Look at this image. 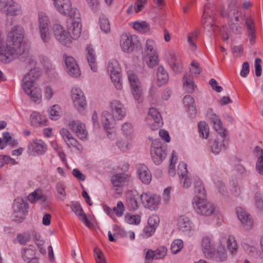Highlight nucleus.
I'll list each match as a JSON object with an SVG mask.
<instances>
[{
	"label": "nucleus",
	"instance_id": "obj_47",
	"mask_svg": "<svg viewBox=\"0 0 263 263\" xmlns=\"http://www.w3.org/2000/svg\"><path fill=\"white\" fill-rule=\"evenodd\" d=\"M183 88L189 92L194 91L195 85L191 78L190 75L185 74L183 78Z\"/></svg>",
	"mask_w": 263,
	"mask_h": 263
},
{
	"label": "nucleus",
	"instance_id": "obj_24",
	"mask_svg": "<svg viewBox=\"0 0 263 263\" xmlns=\"http://www.w3.org/2000/svg\"><path fill=\"white\" fill-rule=\"evenodd\" d=\"M120 46L124 52H132L135 48L133 36L130 33L122 34L120 39Z\"/></svg>",
	"mask_w": 263,
	"mask_h": 263
},
{
	"label": "nucleus",
	"instance_id": "obj_44",
	"mask_svg": "<svg viewBox=\"0 0 263 263\" xmlns=\"http://www.w3.org/2000/svg\"><path fill=\"white\" fill-rule=\"evenodd\" d=\"M143 58L147 65L150 68H153L159 63L158 53L143 54Z\"/></svg>",
	"mask_w": 263,
	"mask_h": 263
},
{
	"label": "nucleus",
	"instance_id": "obj_52",
	"mask_svg": "<svg viewBox=\"0 0 263 263\" xmlns=\"http://www.w3.org/2000/svg\"><path fill=\"white\" fill-rule=\"evenodd\" d=\"M113 230L115 233H118L121 235L122 237H125L129 238L130 240H134L135 238V234L133 231H125L123 229H120L117 225L113 226Z\"/></svg>",
	"mask_w": 263,
	"mask_h": 263
},
{
	"label": "nucleus",
	"instance_id": "obj_25",
	"mask_svg": "<svg viewBox=\"0 0 263 263\" xmlns=\"http://www.w3.org/2000/svg\"><path fill=\"white\" fill-rule=\"evenodd\" d=\"M211 14V12L205 7L204 9L201 23L207 31H213L215 32L218 28L217 26L214 25V18Z\"/></svg>",
	"mask_w": 263,
	"mask_h": 263
},
{
	"label": "nucleus",
	"instance_id": "obj_27",
	"mask_svg": "<svg viewBox=\"0 0 263 263\" xmlns=\"http://www.w3.org/2000/svg\"><path fill=\"white\" fill-rule=\"evenodd\" d=\"M72 211L77 216L78 219L86 227L90 226V222L86 214L84 212L80 204L77 202H72L70 204Z\"/></svg>",
	"mask_w": 263,
	"mask_h": 263
},
{
	"label": "nucleus",
	"instance_id": "obj_62",
	"mask_svg": "<svg viewBox=\"0 0 263 263\" xmlns=\"http://www.w3.org/2000/svg\"><path fill=\"white\" fill-rule=\"evenodd\" d=\"M121 130L124 135L130 136L134 133L133 125L130 122H125L121 126Z\"/></svg>",
	"mask_w": 263,
	"mask_h": 263
},
{
	"label": "nucleus",
	"instance_id": "obj_46",
	"mask_svg": "<svg viewBox=\"0 0 263 263\" xmlns=\"http://www.w3.org/2000/svg\"><path fill=\"white\" fill-rule=\"evenodd\" d=\"M37 18L39 29L50 27V21L49 17L45 13L43 12H39Z\"/></svg>",
	"mask_w": 263,
	"mask_h": 263
},
{
	"label": "nucleus",
	"instance_id": "obj_43",
	"mask_svg": "<svg viewBox=\"0 0 263 263\" xmlns=\"http://www.w3.org/2000/svg\"><path fill=\"white\" fill-rule=\"evenodd\" d=\"M49 118L52 120H57L61 116L62 110L61 107L58 104L50 106L47 110Z\"/></svg>",
	"mask_w": 263,
	"mask_h": 263
},
{
	"label": "nucleus",
	"instance_id": "obj_54",
	"mask_svg": "<svg viewBox=\"0 0 263 263\" xmlns=\"http://www.w3.org/2000/svg\"><path fill=\"white\" fill-rule=\"evenodd\" d=\"M42 41L44 43H48L51 38V33L49 27L39 29Z\"/></svg>",
	"mask_w": 263,
	"mask_h": 263
},
{
	"label": "nucleus",
	"instance_id": "obj_8",
	"mask_svg": "<svg viewBox=\"0 0 263 263\" xmlns=\"http://www.w3.org/2000/svg\"><path fill=\"white\" fill-rule=\"evenodd\" d=\"M107 71L116 89H122L121 67L118 61L115 59L110 60L107 64Z\"/></svg>",
	"mask_w": 263,
	"mask_h": 263
},
{
	"label": "nucleus",
	"instance_id": "obj_38",
	"mask_svg": "<svg viewBox=\"0 0 263 263\" xmlns=\"http://www.w3.org/2000/svg\"><path fill=\"white\" fill-rule=\"evenodd\" d=\"M111 182L115 187H119L123 186L128 181V176L125 174H117L112 176Z\"/></svg>",
	"mask_w": 263,
	"mask_h": 263
},
{
	"label": "nucleus",
	"instance_id": "obj_30",
	"mask_svg": "<svg viewBox=\"0 0 263 263\" xmlns=\"http://www.w3.org/2000/svg\"><path fill=\"white\" fill-rule=\"evenodd\" d=\"M86 58L91 69L93 72L97 71L98 68L96 64V56L95 51L91 45H87L86 47Z\"/></svg>",
	"mask_w": 263,
	"mask_h": 263
},
{
	"label": "nucleus",
	"instance_id": "obj_2",
	"mask_svg": "<svg viewBox=\"0 0 263 263\" xmlns=\"http://www.w3.org/2000/svg\"><path fill=\"white\" fill-rule=\"evenodd\" d=\"M109 108L110 112L104 111L101 116L102 123L108 135L115 133V122L122 120L126 116V109L119 100L111 101Z\"/></svg>",
	"mask_w": 263,
	"mask_h": 263
},
{
	"label": "nucleus",
	"instance_id": "obj_31",
	"mask_svg": "<svg viewBox=\"0 0 263 263\" xmlns=\"http://www.w3.org/2000/svg\"><path fill=\"white\" fill-rule=\"evenodd\" d=\"M177 224L179 229L183 232H190L193 230V223L186 216H180L177 219Z\"/></svg>",
	"mask_w": 263,
	"mask_h": 263
},
{
	"label": "nucleus",
	"instance_id": "obj_50",
	"mask_svg": "<svg viewBox=\"0 0 263 263\" xmlns=\"http://www.w3.org/2000/svg\"><path fill=\"white\" fill-rule=\"evenodd\" d=\"M65 189L66 184L64 181H61L57 183L56 190L58 193V197L62 201H64L66 197Z\"/></svg>",
	"mask_w": 263,
	"mask_h": 263
},
{
	"label": "nucleus",
	"instance_id": "obj_51",
	"mask_svg": "<svg viewBox=\"0 0 263 263\" xmlns=\"http://www.w3.org/2000/svg\"><path fill=\"white\" fill-rule=\"evenodd\" d=\"M198 34V31L195 30L190 32L187 36V42L190 49L194 51L196 49L195 41L197 39Z\"/></svg>",
	"mask_w": 263,
	"mask_h": 263
},
{
	"label": "nucleus",
	"instance_id": "obj_57",
	"mask_svg": "<svg viewBox=\"0 0 263 263\" xmlns=\"http://www.w3.org/2000/svg\"><path fill=\"white\" fill-rule=\"evenodd\" d=\"M198 130L200 135L205 139L208 138L209 134V127L204 121H201L198 124Z\"/></svg>",
	"mask_w": 263,
	"mask_h": 263
},
{
	"label": "nucleus",
	"instance_id": "obj_60",
	"mask_svg": "<svg viewBox=\"0 0 263 263\" xmlns=\"http://www.w3.org/2000/svg\"><path fill=\"white\" fill-rule=\"evenodd\" d=\"M94 256L97 263H106L103 252L98 248L93 250Z\"/></svg>",
	"mask_w": 263,
	"mask_h": 263
},
{
	"label": "nucleus",
	"instance_id": "obj_12",
	"mask_svg": "<svg viewBox=\"0 0 263 263\" xmlns=\"http://www.w3.org/2000/svg\"><path fill=\"white\" fill-rule=\"evenodd\" d=\"M196 199L192 202L193 208L197 214L203 216H209L214 213L215 210V205L205 199L198 200Z\"/></svg>",
	"mask_w": 263,
	"mask_h": 263
},
{
	"label": "nucleus",
	"instance_id": "obj_32",
	"mask_svg": "<svg viewBox=\"0 0 263 263\" xmlns=\"http://www.w3.org/2000/svg\"><path fill=\"white\" fill-rule=\"evenodd\" d=\"M30 122L34 126H41L47 125V118L37 111L33 112L30 115Z\"/></svg>",
	"mask_w": 263,
	"mask_h": 263
},
{
	"label": "nucleus",
	"instance_id": "obj_40",
	"mask_svg": "<svg viewBox=\"0 0 263 263\" xmlns=\"http://www.w3.org/2000/svg\"><path fill=\"white\" fill-rule=\"evenodd\" d=\"M246 24L249 33L250 42L251 44H253L255 41V26L254 22L251 17H247L246 20Z\"/></svg>",
	"mask_w": 263,
	"mask_h": 263
},
{
	"label": "nucleus",
	"instance_id": "obj_9",
	"mask_svg": "<svg viewBox=\"0 0 263 263\" xmlns=\"http://www.w3.org/2000/svg\"><path fill=\"white\" fill-rule=\"evenodd\" d=\"M71 99L76 109L79 113L84 114L87 107V102L83 91L78 87H73L71 90Z\"/></svg>",
	"mask_w": 263,
	"mask_h": 263
},
{
	"label": "nucleus",
	"instance_id": "obj_17",
	"mask_svg": "<svg viewBox=\"0 0 263 263\" xmlns=\"http://www.w3.org/2000/svg\"><path fill=\"white\" fill-rule=\"evenodd\" d=\"M69 129L81 140H85L88 132L84 123L80 120H72L69 122Z\"/></svg>",
	"mask_w": 263,
	"mask_h": 263
},
{
	"label": "nucleus",
	"instance_id": "obj_19",
	"mask_svg": "<svg viewBox=\"0 0 263 263\" xmlns=\"http://www.w3.org/2000/svg\"><path fill=\"white\" fill-rule=\"evenodd\" d=\"M46 151L47 145L41 140H32L28 143V153L29 155H42Z\"/></svg>",
	"mask_w": 263,
	"mask_h": 263
},
{
	"label": "nucleus",
	"instance_id": "obj_6",
	"mask_svg": "<svg viewBox=\"0 0 263 263\" xmlns=\"http://www.w3.org/2000/svg\"><path fill=\"white\" fill-rule=\"evenodd\" d=\"M221 15L223 17H228L229 25L234 32L235 33L241 32L242 28L238 24V22L241 18V13L239 11L237 6L231 4H230L228 12L222 11Z\"/></svg>",
	"mask_w": 263,
	"mask_h": 263
},
{
	"label": "nucleus",
	"instance_id": "obj_36",
	"mask_svg": "<svg viewBox=\"0 0 263 263\" xmlns=\"http://www.w3.org/2000/svg\"><path fill=\"white\" fill-rule=\"evenodd\" d=\"M227 141L225 137L221 139H217L211 142L210 150L213 154L217 155L222 149L225 148Z\"/></svg>",
	"mask_w": 263,
	"mask_h": 263
},
{
	"label": "nucleus",
	"instance_id": "obj_16",
	"mask_svg": "<svg viewBox=\"0 0 263 263\" xmlns=\"http://www.w3.org/2000/svg\"><path fill=\"white\" fill-rule=\"evenodd\" d=\"M60 134L64 142L69 148L81 151L83 147L81 143L74 138L66 128H63L60 130Z\"/></svg>",
	"mask_w": 263,
	"mask_h": 263
},
{
	"label": "nucleus",
	"instance_id": "obj_61",
	"mask_svg": "<svg viewBox=\"0 0 263 263\" xmlns=\"http://www.w3.org/2000/svg\"><path fill=\"white\" fill-rule=\"evenodd\" d=\"M43 93L45 99L49 101L53 98L55 93V90L51 86L47 85L43 89Z\"/></svg>",
	"mask_w": 263,
	"mask_h": 263
},
{
	"label": "nucleus",
	"instance_id": "obj_14",
	"mask_svg": "<svg viewBox=\"0 0 263 263\" xmlns=\"http://www.w3.org/2000/svg\"><path fill=\"white\" fill-rule=\"evenodd\" d=\"M21 6L14 0H0V11L9 15H16L21 12Z\"/></svg>",
	"mask_w": 263,
	"mask_h": 263
},
{
	"label": "nucleus",
	"instance_id": "obj_34",
	"mask_svg": "<svg viewBox=\"0 0 263 263\" xmlns=\"http://www.w3.org/2000/svg\"><path fill=\"white\" fill-rule=\"evenodd\" d=\"M168 81V74L164 67L159 66L157 70V84L161 86L165 84Z\"/></svg>",
	"mask_w": 263,
	"mask_h": 263
},
{
	"label": "nucleus",
	"instance_id": "obj_55",
	"mask_svg": "<svg viewBox=\"0 0 263 263\" xmlns=\"http://www.w3.org/2000/svg\"><path fill=\"white\" fill-rule=\"evenodd\" d=\"M213 181L217 188L219 192L224 197H227L228 196V192L226 187L225 185L222 181L217 178H213Z\"/></svg>",
	"mask_w": 263,
	"mask_h": 263
},
{
	"label": "nucleus",
	"instance_id": "obj_28",
	"mask_svg": "<svg viewBox=\"0 0 263 263\" xmlns=\"http://www.w3.org/2000/svg\"><path fill=\"white\" fill-rule=\"evenodd\" d=\"M159 217L157 215H152L149 217L147 226L144 228V230L147 237L151 236L154 233L157 227L159 225Z\"/></svg>",
	"mask_w": 263,
	"mask_h": 263
},
{
	"label": "nucleus",
	"instance_id": "obj_56",
	"mask_svg": "<svg viewBox=\"0 0 263 263\" xmlns=\"http://www.w3.org/2000/svg\"><path fill=\"white\" fill-rule=\"evenodd\" d=\"M39 60L47 72L55 69V66L47 57L40 55L39 57Z\"/></svg>",
	"mask_w": 263,
	"mask_h": 263
},
{
	"label": "nucleus",
	"instance_id": "obj_42",
	"mask_svg": "<svg viewBox=\"0 0 263 263\" xmlns=\"http://www.w3.org/2000/svg\"><path fill=\"white\" fill-rule=\"evenodd\" d=\"M183 102L186 107V111L191 115H195L196 113V109L193 98L190 95L185 96L184 97Z\"/></svg>",
	"mask_w": 263,
	"mask_h": 263
},
{
	"label": "nucleus",
	"instance_id": "obj_1",
	"mask_svg": "<svg viewBox=\"0 0 263 263\" xmlns=\"http://www.w3.org/2000/svg\"><path fill=\"white\" fill-rule=\"evenodd\" d=\"M24 34V29L21 26H14L11 28L6 43L0 46V60L2 62L9 63L21 54Z\"/></svg>",
	"mask_w": 263,
	"mask_h": 263
},
{
	"label": "nucleus",
	"instance_id": "obj_48",
	"mask_svg": "<svg viewBox=\"0 0 263 263\" xmlns=\"http://www.w3.org/2000/svg\"><path fill=\"white\" fill-rule=\"evenodd\" d=\"M178 160L176 153L173 151L170 158V164L168 166V173L170 176L173 177L176 174L175 164Z\"/></svg>",
	"mask_w": 263,
	"mask_h": 263
},
{
	"label": "nucleus",
	"instance_id": "obj_7",
	"mask_svg": "<svg viewBox=\"0 0 263 263\" xmlns=\"http://www.w3.org/2000/svg\"><path fill=\"white\" fill-rule=\"evenodd\" d=\"M233 254L237 250V244L235 238L232 236H229L228 238L222 237L219 241V245L217 247V255L220 260L223 261L227 258V249Z\"/></svg>",
	"mask_w": 263,
	"mask_h": 263
},
{
	"label": "nucleus",
	"instance_id": "obj_37",
	"mask_svg": "<svg viewBox=\"0 0 263 263\" xmlns=\"http://www.w3.org/2000/svg\"><path fill=\"white\" fill-rule=\"evenodd\" d=\"M158 53L156 42L152 39L146 40L144 45V51L143 54Z\"/></svg>",
	"mask_w": 263,
	"mask_h": 263
},
{
	"label": "nucleus",
	"instance_id": "obj_49",
	"mask_svg": "<svg viewBox=\"0 0 263 263\" xmlns=\"http://www.w3.org/2000/svg\"><path fill=\"white\" fill-rule=\"evenodd\" d=\"M7 144L14 146L17 144V142L12 140L8 133H4L3 134L2 138L0 137V148L3 149Z\"/></svg>",
	"mask_w": 263,
	"mask_h": 263
},
{
	"label": "nucleus",
	"instance_id": "obj_23",
	"mask_svg": "<svg viewBox=\"0 0 263 263\" xmlns=\"http://www.w3.org/2000/svg\"><path fill=\"white\" fill-rule=\"evenodd\" d=\"M165 58L172 69L176 72L181 71L182 68L180 59L173 50H168L165 52Z\"/></svg>",
	"mask_w": 263,
	"mask_h": 263
},
{
	"label": "nucleus",
	"instance_id": "obj_21",
	"mask_svg": "<svg viewBox=\"0 0 263 263\" xmlns=\"http://www.w3.org/2000/svg\"><path fill=\"white\" fill-rule=\"evenodd\" d=\"M66 71L71 77L77 78L81 75V71L75 59L71 57L64 56Z\"/></svg>",
	"mask_w": 263,
	"mask_h": 263
},
{
	"label": "nucleus",
	"instance_id": "obj_39",
	"mask_svg": "<svg viewBox=\"0 0 263 263\" xmlns=\"http://www.w3.org/2000/svg\"><path fill=\"white\" fill-rule=\"evenodd\" d=\"M28 199L32 203H34L38 201L41 203H44L47 201V197L43 194L41 190H36L28 195Z\"/></svg>",
	"mask_w": 263,
	"mask_h": 263
},
{
	"label": "nucleus",
	"instance_id": "obj_18",
	"mask_svg": "<svg viewBox=\"0 0 263 263\" xmlns=\"http://www.w3.org/2000/svg\"><path fill=\"white\" fill-rule=\"evenodd\" d=\"M28 205L26 201L22 197H17L13 203L14 213L17 217L16 220L22 221L28 212Z\"/></svg>",
	"mask_w": 263,
	"mask_h": 263
},
{
	"label": "nucleus",
	"instance_id": "obj_45",
	"mask_svg": "<svg viewBox=\"0 0 263 263\" xmlns=\"http://www.w3.org/2000/svg\"><path fill=\"white\" fill-rule=\"evenodd\" d=\"M116 145L121 151L126 152L131 147V140L128 138H120L117 139Z\"/></svg>",
	"mask_w": 263,
	"mask_h": 263
},
{
	"label": "nucleus",
	"instance_id": "obj_35",
	"mask_svg": "<svg viewBox=\"0 0 263 263\" xmlns=\"http://www.w3.org/2000/svg\"><path fill=\"white\" fill-rule=\"evenodd\" d=\"M22 257L27 263H37L35 251L31 248H24L22 250Z\"/></svg>",
	"mask_w": 263,
	"mask_h": 263
},
{
	"label": "nucleus",
	"instance_id": "obj_41",
	"mask_svg": "<svg viewBox=\"0 0 263 263\" xmlns=\"http://www.w3.org/2000/svg\"><path fill=\"white\" fill-rule=\"evenodd\" d=\"M130 26L136 31L141 33H147L150 31V26L145 21H136L130 23Z\"/></svg>",
	"mask_w": 263,
	"mask_h": 263
},
{
	"label": "nucleus",
	"instance_id": "obj_29",
	"mask_svg": "<svg viewBox=\"0 0 263 263\" xmlns=\"http://www.w3.org/2000/svg\"><path fill=\"white\" fill-rule=\"evenodd\" d=\"M201 248L206 258H211L214 256V249L211 243V239L208 236L203 237L201 240Z\"/></svg>",
	"mask_w": 263,
	"mask_h": 263
},
{
	"label": "nucleus",
	"instance_id": "obj_11",
	"mask_svg": "<svg viewBox=\"0 0 263 263\" xmlns=\"http://www.w3.org/2000/svg\"><path fill=\"white\" fill-rule=\"evenodd\" d=\"M140 199L143 206L151 211L157 210L161 201L160 196L151 192L143 193L140 195Z\"/></svg>",
	"mask_w": 263,
	"mask_h": 263
},
{
	"label": "nucleus",
	"instance_id": "obj_26",
	"mask_svg": "<svg viewBox=\"0 0 263 263\" xmlns=\"http://www.w3.org/2000/svg\"><path fill=\"white\" fill-rule=\"evenodd\" d=\"M194 196L192 202H194L196 199L201 200L206 198L204 186L201 179L198 177L194 178Z\"/></svg>",
	"mask_w": 263,
	"mask_h": 263
},
{
	"label": "nucleus",
	"instance_id": "obj_58",
	"mask_svg": "<svg viewBox=\"0 0 263 263\" xmlns=\"http://www.w3.org/2000/svg\"><path fill=\"white\" fill-rule=\"evenodd\" d=\"M125 221L132 224H139L141 221V217L138 215H131L130 214L127 213L125 215Z\"/></svg>",
	"mask_w": 263,
	"mask_h": 263
},
{
	"label": "nucleus",
	"instance_id": "obj_5",
	"mask_svg": "<svg viewBox=\"0 0 263 263\" xmlns=\"http://www.w3.org/2000/svg\"><path fill=\"white\" fill-rule=\"evenodd\" d=\"M67 31L59 24H54L52 27V30L55 39L64 45H68L71 39H77L81 35L82 25L80 22V31L78 35L76 36L73 31L70 30L68 27V19L66 21Z\"/></svg>",
	"mask_w": 263,
	"mask_h": 263
},
{
	"label": "nucleus",
	"instance_id": "obj_15",
	"mask_svg": "<svg viewBox=\"0 0 263 263\" xmlns=\"http://www.w3.org/2000/svg\"><path fill=\"white\" fill-rule=\"evenodd\" d=\"M206 116L209 118L211 124L213 128L221 136V137H226L227 135V130L223 127L222 123L219 117L213 110L209 108L207 110Z\"/></svg>",
	"mask_w": 263,
	"mask_h": 263
},
{
	"label": "nucleus",
	"instance_id": "obj_63",
	"mask_svg": "<svg viewBox=\"0 0 263 263\" xmlns=\"http://www.w3.org/2000/svg\"><path fill=\"white\" fill-rule=\"evenodd\" d=\"M167 253V249L164 246H161L155 250V259L164 258Z\"/></svg>",
	"mask_w": 263,
	"mask_h": 263
},
{
	"label": "nucleus",
	"instance_id": "obj_10",
	"mask_svg": "<svg viewBox=\"0 0 263 263\" xmlns=\"http://www.w3.org/2000/svg\"><path fill=\"white\" fill-rule=\"evenodd\" d=\"M127 75L132 87V92L135 101L138 103L143 101L142 90L140 81L134 71L128 70Z\"/></svg>",
	"mask_w": 263,
	"mask_h": 263
},
{
	"label": "nucleus",
	"instance_id": "obj_3",
	"mask_svg": "<svg viewBox=\"0 0 263 263\" xmlns=\"http://www.w3.org/2000/svg\"><path fill=\"white\" fill-rule=\"evenodd\" d=\"M56 10L61 14L68 16V27L70 30L78 35L80 31V12L78 9L72 7L71 0H51Z\"/></svg>",
	"mask_w": 263,
	"mask_h": 263
},
{
	"label": "nucleus",
	"instance_id": "obj_59",
	"mask_svg": "<svg viewBox=\"0 0 263 263\" xmlns=\"http://www.w3.org/2000/svg\"><path fill=\"white\" fill-rule=\"evenodd\" d=\"M100 26L101 30L105 33H108L110 30V24L108 19L104 16L100 17Z\"/></svg>",
	"mask_w": 263,
	"mask_h": 263
},
{
	"label": "nucleus",
	"instance_id": "obj_64",
	"mask_svg": "<svg viewBox=\"0 0 263 263\" xmlns=\"http://www.w3.org/2000/svg\"><path fill=\"white\" fill-rule=\"evenodd\" d=\"M34 240L36 245L38 247L40 252L42 254H45L46 253V249L44 248L43 245L44 241L41 239V237L40 235L35 234L34 237Z\"/></svg>",
	"mask_w": 263,
	"mask_h": 263
},
{
	"label": "nucleus",
	"instance_id": "obj_4",
	"mask_svg": "<svg viewBox=\"0 0 263 263\" xmlns=\"http://www.w3.org/2000/svg\"><path fill=\"white\" fill-rule=\"evenodd\" d=\"M40 77V71L37 69H32L24 77L22 86L25 93L30 99L36 104H40L42 101L41 89L34 87L35 81Z\"/></svg>",
	"mask_w": 263,
	"mask_h": 263
},
{
	"label": "nucleus",
	"instance_id": "obj_33",
	"mask_svg": "<svg viewBox=\"0 0 263 263\" xmlns=\"http://www.w3.org/2000/svg\"><path fill=\"white\" fill-rule=\"evenodd\" d=\"M138 173L141 181L146 184L152 180V175L148 168L144 165H140L138 167Z\"/></svg>",
	"mask_w": 263,
	"mask_h": 263
},
{
	"label": "nucleus",
	"instance_id": "obj_53",
	"mask_svg": "<svg viewBox=\"0 0 263 263\" xmlns=\"http://www.w3.org/2000/svg\"><path fill=\"white\" fill-rule=\"evenodd\" d=\"M184 246L183 241L180 239L173 240L171 245V251L172 254H176L179 252Z\"/></svg>",
	"mask_w": 263,
	"mask_h": 263
},
{
	"label": "nucleus",
	"instance_id": "obj_20",
	"mask_svg": "<svg viewBox=\"0 0 263 263\" xmlns=\"http://www.w3.org/2000/svg\"><path fill=\"white\" fill-rule=\"evenodd\" d=\"M146 122L152 130L158 129L162 124V119L159 112L155 108L149 110Z\"/></svg>",
	"mask_w": 263,
	"mask_h": 263
},
{
	"label": "nucleus",
	"instance_id": "obj_13",
	"mask_svg": "<svg viewBox=\"0 0 263 263\" xmlns=\"http://www.w3.org/2000/svg\"><path fill=\"white\" fill-rule=\"evenodd\" d=\"M151 152L152 158L157 165L160 164L166 156L165 151L162 148V143L157 140H155L152 142Z\"/></svg>",
	"mask_w": 263,
	"mask_h": 263
},
{
	"label": "nucleus",
	"instance_id": "obj_22",
	"mask_svg": "<svg viewBox=\"0 0 263 263\" xmlns=\"http://www.w3.org/2000/svg\"><path fill=\"white\" fill-rule=\"evenodd\" d=\"M236 211L237 217L243 227L246 230H251L254 227V220L252 216L241 207L237 208Z\"/></svg>",
	"mask_w": 263,
	"mask_h": 263
}]
</instances>
